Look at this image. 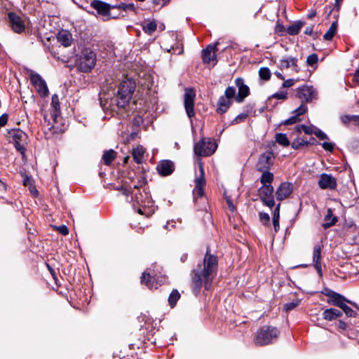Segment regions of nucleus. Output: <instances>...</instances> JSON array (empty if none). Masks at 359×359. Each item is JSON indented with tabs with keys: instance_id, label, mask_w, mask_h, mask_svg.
I'll return each mask as SVG.
<instances>
[{
	"instance_id": "51",
	"label": "nucleus",
	"mask_w": 359,
	"mask_h": 359,
	"mask_svg": "<svg viewBox=\"0 0 359 359\" xmlns=\"http://www.w3.org/2000/svg\"><path fill=\"white\" fill-rule=\"evenodd\" d=\"M287 93L285 91H279L273 95H272V97L278 99V100H285L287 98Z\"/></svg>"
},
{
	"instance_id": "10",
	"label": "nucleus",
	"mask_w": 359,
	"mask_h": 359,
	"mask_svg": "<svg viewBox=\"0 0 359 359\" xmlns=\"http://www.w3.org/2000/svg\"><path fill=\"white\" fill-rule=\"evenodd\" d=\"M297 95L303 101L310 102L317 99L318 92L312 86L304 85L297 89Z\"/></svg>"
},
{
	"instance_id": "44",
	"label": "nucleus",
	"mask_w": 359,
	"mask_h": 359,
	"mask_svg": "<svg viewBox=\"0 0 359 359\" xmlns=\"http://www.w3.org/2000/svg\"><path fill=\"white\" fill-rule=\"evenodd\" d=\"M299 304H300V300H299V299L295 302H288L284 305V309L286 311H292V309H294V308H296L297 306H298L299 305Z\"/></svg>"
},
{
	"instance_id": "43",
	"label": "nucleus",
	"mask_w": 359,
	"mask_h": 359,
	"mask_svg": "<svg viewBox=\"0 0 359 359\" xmlns=\"http://www.w3.org/2000/svg\"><path fill=\"white\" fill-rule=\"evenodd\" d=\"M318 57L316 53L309 55L306 59V63L309 66H313L318 62Z\"/></svg>"
},
{
	"instance_id": "4",
	"label": "nucleus",
	"mask_w": 359,
	"mask_h": 359,
	"mask_svg": "<svg viewBox=\"0 0 359 359\" xmlns=\"http://www.w3.org/2000/svg\"><path fill=\"white\" fill-rule=\"evenodd\" d=\"M217 147V144L210 138H201L194 144V151L199 156H209L215 153Z\"/></svg>"
},
{
	"instance_id": "6",
	"label": "nucleus",
	"mask_w": 359,
	"mask_h": 359,
	"mask_svg": "<svg viewBox=\"0 0 359 359\" xmlns=\"http://www.w3.org/2000/svg\"><path fill=\"white\" fill-rule=\"evenodd\" d=\"M79 68L83 72H89L95 67L96 63V54L90 50H84L80 56Z\"/></svg>"
},
{
	"instance_id": "53",
	"label": "nucleus",
	"mask_w": 359,
	"mask_h": 359,
	"mask_svg": "<svg viewBox=\"0 0 359 359\" xmlns=\"http://www.w3.org/2000/svg\"><path fill=\"white\" fill-rule=\"evenodd\" d=\"M24 142H14V145L15 149L20 151L22 154H24L26 149L24 146Z\"/></svg>"
},
{
	"instance_id": "14",
	"label": "nucleus",
	"mask_w": 359,
	"mask_h": 359,
	"mask_svg": "<svg viewBox=\"0 0 359 359\" xmlns=\"http://www.w3.org/2000/svg\"><path fill=\"white\" fill-rule=\"evenodd\" d=\"M235 83L238 88V94H235V100L238 103L243 102L244 99L248 96L250 93V89L247 85L245 84L244 80L242 78H237L235 80Z\"/></svg>"
},
{
	"instance_id": "30",
	"label": "nucleus",
	"mask_w": 359,
	"mask_h": 359,
	"mask_svg": "<svg viewBox=\"0 0 359 359\" xmlns=\"http://www.w3.org/2000/svg\"><path fill=\"white\" fill-rule=\"evenodd\" d=\"M144 150L142 146H137L133 150V158L137 163H141L144 158Z\"/></svg>"
},
{
	"instance_id": "17",
	"label": "nucleus",
	"mask_w": 359,
	"mask_h": 359,
	"mask_svg": "<svg viewBox=\"0 0 359 359\" xmlns=\"http://www.w3.org/2000/svg\"><path fill=\"white\" fill-rule=\"evenodd\" d=\"M292 192V184L289 182H283L278 187L276 191V196L278 201H283L290 196Z\"/></svg>"
},
{
	"instance_id": "55",
	"label": "nucleus",
	"mask_w": 359,
	"mask_h": 359,
	"mask_svg": "<svg viewBox=\"0 0 359 359\" xmlns=\"http://www.w3.org/2000/svg\"><path fill=\"white\" fill-rule=\"evenodd\" d=\"M170 0H153V4L155 6L163 7L170 2Z\"/></svg>"
},
{
	"instance_id": "26",
	"label": "nucleus",
	"mask_w": 359,
	"mask_h": 359,
	"mask_svg": "<svg viewBox=\"0 0 359 359\" xmlns=\"http://www.w3.org/2000/svg\"><path fill=\"white\" fill-rule=\"evenodd\" d=\"M342 313L336 309H327L323 313V317L325 320L332 321L340 317Z\"/></svg>"
},
{
	"instance_id": "40",
	"label": "nucleus",
	"mask_w": 359,
	"mask_h": 359,
	"mask_svg": "<svg viewBox=\"0 0 359 359\" xmlns=\"http://www.w3.org/2000/svg\"><path fill=\"white\" fill-rule=\"evenodd\" d=\"M259 75L262 79L267 81L271 77V72L268 67H261L259 70Z\"/></svg>"
},
{
	"instance_id": "63",
	"label": "nucleus",
	"mask_w": 359,
	"mask_h": 359,
	"mask_svg": "<svg viewBox=\"0 0 359 359\" xmlns=\"http://www.w3.org/2000/svg\"><path fill=\"white\" fill-rule=\"evenodd\" d=\"M338 327H339V328H340L341 330H346L347 327V324L342 320H339Z\"/></svg>"
},
{
	"instance_id": "47",
	"label": "nucleus",
	"mask_w": 359,
	"mask_h": 359,
	"mask_svg": "<svg viewBox=\"0 0 359 359\" xmlns=\"http://www.w3.org/2000/svg\"><path fill=\"white\" fill-rule=\"evenodd\" d=\"M299 121H300V118L297 115L293 114L291 117L285 120L283 123L284 125H292V124L296 123L297 122H298Z\"/></svg>"
},
{
	"instance_id": "37",
	"label": "nucleus",
	"mask_w": 359,
	"mask_h": 359,
	"mask_svg": "<svg viewBox=\"0 0 359 359\" xmlns=\"http://www.w3.org/2000/svg\"><path fill=\"white\" fill-rule=\"evenodd\" d=\"M337 22H333L332 23L331 26L330 27L329 29L327 30V32L323 35V39L327 41H330V40L332 39V38L334 37V36L337 32Z\"/></svg>"
},
{
	"instance_id": "1",
	"label": "nucleus",
	"mask_w": 359,
	"mask_h": 359,
	"mask_svg": "<svg viewBox=\"0 0 359 359\" xmlns=\"http://www.w3.org/2000/svg\"><path fill=\"white\" fill-rule=\"evenodd\" d=\"M218 261L217 257L210 254L209 248L201 264H198L191 273V287L196 296L203 287L209 290L217 274Z\"/></svg>"
},
{
	"instance_id": "57",
	"label": "nucleus",
	"mask_w": 359,
	"mask_h": 359,
	"mask_svg": "<svg viewBox=\"0 0 359 359\" xmlns=\"http://www.w3.org/2000/svg\"><path fill=\"white\" fill-rule=\"evenodd\" d=\"M8 120L7 114H4L0 116V127H4L6 125Z\"/></svg>"
},
{
	"instance_id": "56",
	"label": "nucleus",
	"mask_w": 359,
	"mask_h": 359,
	"mask_svg": "<svg viewBox=\"0 0 359 359\" xmlns=\"http://www.w3.org/2000/svg\"><path fill=\"white\" fill-rule=\"evenodd\" d=\"M224 196H225V199L226 201V203H227V205H228V207L229 208V210L231 211V212H233L235 210H236V207L235 205H233L232 201L231 200V198L227 196L226 194H224Z\"/></svg>"
},
{
	"instance_id": "34",
	"label": "nucleus",
	"mask_w": 359,
	"mask_h": 359,
	"mask_svg": "<svg viewBox=\"0 0 359 359\" xmlns=\"http://www.w3.org/2000/svg\"><path fill=\"white\" fill-rule=\"evenodd\" d=\"M280 208V203H278L275 208L273 214V224L276 232H277L279 229Z\"/></svg>"
},
{
	"instance_id": "59",
	"label": "nucleus",
	"mask_w": 359,
	"mask_h": 359,
	"mask_svg": "<svg viewBox=\"0 0 359 359\" xmlns=\"http://www.w3.org/2000/svg\"><path fill=\"white\" fill-rule=\"evenodd\" d=\"M116 189L121 191V193L125 196H128L130 193V191L123 186L117 187Z\"/></svg>"
},
{
	"instance_id": "45",
	"label": "nucleus",
	"mask_w": 359,
	"mask_h": 359,
	"mask_svg": "<svg viewBox=\"0 0 359 359\" xmlns=\"http://www.w3.org/2000/svg\"><path fill=\"white\" fill-rule=\"evenodd\" d=\"M306 110H307L306 105L304 103H302L301 105L298 108H297L295 110H294L293 114L297 115L299 117L300 115H302L304 113H306Z\"/></svg>"
},
{
	"instance_id": "23",
	"label": "nucleus",
	"mask_w": 359,
	"mask_h": 359,
	"mask_svg": "<svg viewBox=\"0 0 359 359\" xmlns=\"http://www.w3.org/2000/svg\"><path fill=\"white\" fill-rule=\"evenodd\" d=\"M57 41L65 47H69L73 41L72 34L65 29L60 30L57 35Z\"/></svg>"
},
{
	"instance_id": "27",
	"label": "nucleus",
	"mask_w": 359,
	"mask_h": 359,
	"mask_svg": "<svg viewBox=\"0 0 359 359\" xmlns=\"http://www.w3.org/2000/svg\"><path fill=\"white\" fill-rule=\"evenodd\" d=\"M325 221L322 226L324 229H327L334 224L337 222V217L335 216H333L332 210L329 208L327 211V215L325 217Z\"/></svg>"
},
{
	"instance_id": "5",
	"label": "nucleus",
	"mask_w": 359,
	"mask_h": 359,
	"mask_svg": "<svg viewBox=\"0 0 359 359\" xmlns=\"http://www.w3.org/2000/svg\"><path fill=\"white\" fill-rule=\"evenodd\" d=\"M236 88L233 86H229L224 91V95L219 97L217 112L222 114L227 111L229 108L233 104V100L235 99Z\"/></svg>"
},
{
	"instance_id": "52",
	"label": "nucleus",
	"mask_w": 359,
	"mask_h": 359,
	"mask_svg": "<svg viewBox=\"0 0 359 359\" xmlns=\"http://www.w3.org/2000/svg\"><path fill=\"white\" fill-rule=\"evenodd\" d=\"M321 145L325 151L330 152H332L333 151L334 147V143L327 142H324L323 143L321 144Z\"/></svg>"
},
{
	"instance_id": "39",
	"label": "nucleus",
	"mask_w": 359,
	"mask_h": 359,
	"mask_svg": "<svg viewBox=\"0 0 359 359\" xmlns=\"http://www.w3.org/2000/svg\"><path fill=\"white\" fill-rule=\"evenodd\" d=\"M156 28L157 24L155 21L149 22L142 27L143 31L148 34H152L156 30Z\"/></svg>"
},
{
	"instance_id": "22",
	"label": "nucleus",
	"mask_w": 359,
	"mask_h": 359,
	"mask_svg": "<svg viewBox=\"0 0 359 359\" xmlns=\"http://www.w3.org/2000/svg\"><path fill=\"white\" fill-rule=\"evenodd\" d=\"M332 294H333V296L332 297L331 299L327 300V303L341 308L345 302H348L353 305L355 307L358 308V306L355 303H353L350 300H348L343 295L336 292L335 293H332Z\"/></svg>"
},
{
	"instance_id": "31",
	"label": "nucleus",
	"mask_w": 359,
	"mask_h": 359,
	"mask_svg": "<svg viewBox=\"0 0 359 359\" xmlns=\"http://www.w3.org/2000/svg\"><path fill=\"white\" fill-rule=\"evenodd\" d=\"M309 144V141H307L300 137H297L292 142L291 146H292V149L297 150V149H300L304 147H307Z\"/></svg>"
},
{
	"instance_id": "58",
	"label": "nucleus",
	"mask_w": 359,
	"mask_h": 359,
	"mask_svg": "<svg viewBox=\"0 0 359 359\" xmlns=\"http://www.w3.org/2000/svg\"><path fill=\"white\" fill-rule=\"evenodd\" d=\"M294 82L295 81L292 79H287L285 80L283 84H282V87L283 88H289V87H291L294 84Z\"/></svg>"
},
{
	"instance_id": "18",
	"label": "nucleus",
	"mask_w": 359,
	"mask_h": 359,
	"mask_svg": "<svg viewBox=\"0 0 359 359\" xmlns=\"http://www.w3.org/2000/svg\"><path fill=\"white\" fill-rule=\"evenodd\" d=\"M156 169L161 175L168 176L173 172L175 170V165L173 162L170 160H163L159 162Z\"/></svg>"
},
{
	"instance_id": "49",
	"label": "nucleus",
	"mask_w": 359,
	"mask_h": 359,
	"mask_svg": "<svg viewBox=\"0 0 359 359\" xmlns=\"http://www.w3.org/2000/svg\"><path fill=\"white\" fill-rule=\"evenodd\" d=\"M315 135L320 140H328V136L320 129L318 128L316 130Z\"/></svg>"
},
{
	"instance_id": "15",
	"label": "nucleus",
	"mask_w": 359,
	"mask_h": 359,
	"mask_svg": "<svg viewBox=\"0 0 359 359\" xmlns=\"http://www.w3.org/2000/svg\"><path fill=\"white\" fill-rule=\"evenodd\" d=\"M199 175L195 178V189L194 192L199 196L202 197L204 195L203 188L205 185V173L202 163H199Z\"/></svg>"
},
{
	"instance_id": "9",
	"label": "nucleus",
	"mask_w": 359,
	"mask_h": 359,
	"mask_svg": "<svg viewBox=\"0 0 359 359\" xmlns=\"http://www.w3.org/2000/svg\"><path fill=\"white\" fill-rule=\"evenodd\" d=\"M275 156L271 151H266L261 154L256 164L257 171L269 170L271 166L273 163Z\"/></svg>"
},
{
	"instance_id": "32",
	"label": "nucleus",
	"mask_w": 359,
	"mask_h": 359,
	"mask_svg": "<svg viewBox=\"0 0 359 359\" xmlns=\"http://www.w3.org/2000/svg\"><path fill=\"white\" fill-rule=\"evenodd\" d=\"M276 142L284 147H287L290 144V142L285 133H276L275 136Z\"/></svg>"
},
{
	"instance_id": "64",
	"label": "nucleus",
	"mask_w": 359,
	"mask_h": 359,
	"mask_svg": "<svg viewBox=\"0 0 359 359\" xmlns=\"http://www.w3.org/2000/svg\"><path fill=\"white\" fill-rule=\"evenodd\" d=\"M313 26L307 27L305 29L304 34H308V35H311L313 33Z\"/></svg>"
},
{
	"instance_id": "29",
	"label": "nucleus",
	"mask_w": 359,
	"mask_h": 359,
	"mask_svg": "<svg viewBox=\"0 0 359 359\" xmlns=\"http://www.w3.org/2000/svg\"><path fill=\"white\" fill-rule=\"evenodd\" d=\"M260 172H262L260 177V182L262 183V186L271 184L274 179L273 174L269 170Z\"/></svg>"
},
{
	"instance_id": "60",
	"label": "nucleus",
	"mask_w": 359,
	"mask_h": 359,
	"mask_svg": "<svg viewBox=\"0 0 359 359\" xmlns=\"http://www.w3.org/2000/svg\"><path fill=\"white\" fill-rule=\"evenodd\" d=\"M142 197H143V196H142V193L135 194V202L137 204L141 205L143 203L142 202Z\"/></svg>"
},
{
	"instance_id": "38",
	"label": "nucleus",
	"mask_w": 359,
	"mask_h": 359,
	"mask_svg": "<svg viewBox=\"0 0 359 359\" xmlns=\"http://www.w3.org/2000/svg\"><path fill=\"white\" fill-rule=\"evenodd\" d=\"M180 297V294L177 290H173L168 297V302L171 307H174Z\"/></svg>"
},
{
	"instance_id": "2",
	"label": "nucleus",
	"mask_w": 359,
	"mask_h": 359,
	"mask_svg": "<svg viewBox=\"0 0 359 359\" xmlns=\"http://www.w3.org/2000/svg\"><path fill=\"white\" fill-rule=\"evenodd\" d=\"M135 89V83L132 79L126 78L119 84L117 94L114 97L109 95H100V105L104 110L115 111L125 107L130 102Z\"/></svg>"
},
{
	"instance_id": "21",
	"label": "nucleus",
	"mask_w": 359,
	"mask_h": 359,
	"mask_svg": "<svg viewBox=\"0 0 359 359\" xmlns=\"http://www.w3.org/2000/svg\"><path fill=\"white\" fill-rule=\"evenodd\" d=\"M320 257H321V247L319 244H316L313 247V262L315 264V269H316L318 274L320 276H323L321 263H320Z\"/></svg>"
},
{
	"instance_id": "16",
	"label": "nucleus",
	"mask_w": 359,
	"mask_h": 359,
	"mask_svg": "<svg viewBox=\"0 0 359 359\" xmlns=\"http://www.w3.org/2000/svg\"><path fill=\"white\" fill-rule=\"evenodd\" d=\"M318 186L323 189H334L337 187V180L332 175L323 173L320 175Z\"/></svg>"
},
{
	"instance_id": "61",
	"label": "nucleus",
	"mask_w": 359,
	"mask_h": 359,
	"mask_svg": "<svg viewBox=\"0 0 359 359\" xmlns=\"http://www.w3.org/2000/svg\"><path fill=\"white\" fill-rule=\"evenodd\" d=\"M304 130V124H297L294 128V131L300 134Z\"/></svg>"
},
{
	"instance_id": "3",
	"label": "nucleus",
	"mask_w": 359,
	"mask_h": 359,
	"mask_svg": "<svg viewBox=\"0 0 359 359\" xmlns=\"http://www.w3.org/2000/svg\"><path fill=\"white\" fill-rule=\"evenodd\" d=\"M280 332L276 327L270 325L262 326L256 333L254 341L257 346H265L275 342Z\"/></svg>"
},
{
	"instance_id": "62",
	"label": "nucleus",
	"mask_w": 359,
	"mask_h": 359,
	"mask_svg": "<svg viewBox=\"0 0 359 359\" xmlns=\"http://www.w3.org/2000/svg\"><path fill=\"white\" fill-rule=\"evenodd\" d=\"M323 293L325 296H327V297H330V299H331L332 297L333 296V294H332V293H335V292L332 291L330 289H325V292Z\"/></svg>"
},
{
	"instance_id": "28",
	"label": "nucleus",
	"mask_w": 359,
	"mask_h": 359,
	"mask_svg": "<svg viewBox=\"0 0 359 359\" xmlns=\"http://www.w3.org/2000/svg\"><path fill=\"white\" fill-rule=\"evenodd\" d=\"M304 25V22L301 20L294 22L292 25H290L287 27V34L292 36L297 35L299 32L300 29L302 28Z\"/></svg>"
},
{
	"instance_id": "24",
	"label": "nucleus",
	"mask_w": 359,
	"mask_h": 359,
	"mask_svg": "<svg viewBox=\"0 0 359 359\" xmlns=\"http://www.w3.org/2000/svg\"><path fill=\"white\" fill-rule=\"evenodd\" d=\"M156 275H151L149 273L144 271L141 276V283L144 284L150 289H157V283H154L156 281Z\"/></svg>"
},
{
	"instance_id": "8",
	"label": "nucleus",
	"mask_w": 359,
	"mask_h": 359,
	"mask_svg": "<svg viewBox=\"0 0 359 359\" xmlns=\"http://www.w3.org/2000/svg\"><path fill=\"white\" fill-rule=\"evenodd\" d=\"M30 81L41 97L48 95V88L45 80L37 73L32 72L29 75Z\"/></svg>"
},
{
	"instance_id": "19",
	"label": "nucleus",
	"mask_w": 359,
	"mask_h": 359,
	"mask_svg": "<svg viewBox=\"0 0 359 359\" xmlns=\"http://www.w3.org/2000/svg\"><path fill=\"white\" fill-rule=\"evenodd\" d=\"M219 42L208 45L202 50V58L204 63H210L211 60L216 59L215 52Z\"/></svg>"
},
{
	"instance_id": "35",
	"label": "nucleus",
	"mask_w": 359,
	"mask_h": 359,
	"mask_svg": "<svg viewBox=\"0 0 359 359\" xmlns=\"http://www.w3.org/2000/svg\"><path fill=\"white\" fill-rule=\"evenodd\" d=\"M14 142H25L27 140V134L21 130H14L12 135Z\"/></svg>"
},
{
	"instance_id": "25",
	"label": "nucleus",
	"mask_w": 359,
	"mask_h": 359,
	"mask_svg": "<svg viewBox=\"0 0 359 359\" xmlns=\"http://www.w3.org/2000/svg\"><path fill=\"white\" fill-rule=\"evenodd\" d=\"M51 108L53 109V111L51 113V117L53 119V121L55 122L57 118L60 114V101H59V97L57 94H54L52 96L51 98Z\"/></svg>"
},
{
	"instance_id": "41",
	"label": "nucleus",
	"mask_w": 359,
	"mask_h": 359,
	"mask_svg": "<svg viewBox=\"0 0 359 359\" xmlns=\"http://www.w3.org/2000/svg\"><path fill=\"white\" fill-rule=\"evenodd\" d=\"M118 8L122 9L125 11H135V7L133 3H121L116 6Z\"/></svg>"
},
{
	"instance_id": "7",
	"label": "nucleus",
	"mask_w": 359,
	"mask_h": 359,
	"mask_svg": "<svg viewBox=\"0 0 359 359\" xmlns=\"http://www.w3.org/2000/svg\"><path fill=\"white\" fill-rule=\"evenodd\" d=\"M258 191L260 199L265 205L269 208H272L275 205L274 189L271 184L262 186Z\"/></svg>"
},
{
	"instance_id": "13",
	"label": "nucleus",
	"mask_w": 359,
	"mask_h": 359,
	"mask_svg": "<svg viewBox=\"0 0 359 359\" xmlns=\"http://www.w3.org/2000/svg\"><path fill=\"white\" fill-rule=\"evenodd\" d=\"M92 8L95 9L97 13L104 18V20H109L110 17L111 6L109 4L100 0H93L90 3Z\"/></svg>"
},
{
	"instance_id": "12",
	"label": "nucleus",
	"mask_w": 359,
	"mask_h": 359,
	"mask_svg": "<svg viewBox=\"0 0 359 359\" xmlns=\"http://www.w3.org/2000/svg\"><path fill=\"white\" fill-rule=\"evenodd\" d=\"M8 18L12 29L18 34L24 32L25 26L23 20L13 12L8 14Z\"/></svg>"
},
{
	"instance_id": "11",
	"label": "nucleus",
	"mask_w": 359,
	"mask_h": 359,
	"mask_svg": "<svg viewBox=\"0 0 359 359\" xmlns=\"http://www.w3.org/2000/svg\"><path fill=\"white\" fill-rule=\"evenodd\" d=\"M196 94L192 89H186L184 96V105L186 113L189 118H192L195 116L194 111V100Z\"/></svg>"
},
{
	"instance_id": "48",
	"label": "nucleus",
	"mask_w": 359,
	"mask_h": 359,
	"mask_svg": "<svg viewBox=\"0 0 359 359\" xmlns=\"http://www.w3.org/2000/svg\"><path fill=\"white\" fill-rule=\"evenodd\" d=\"M259 217L260 221L264 224L266 225L269 223L270 217L269 215L266 212H259Z\"/></svg>"
},
{
	"instance_id": "33",
	"label": "nucleus",
	"mask_w": 359,
	"mask_h": 359,
	"mask_svg": "<svg viewBox=\"0 0 359 359\" xmlns=\"http://www.w3.org/2000/svg\"><path fill=\"white\" fill-rule=\"evenodd\" d=\"M116 156V153L113 149L106 151L103 156L102 159L105 165H109L114 160Z\"/></svg>"
},
{
	"instance_id": "36",
	"label": "nucleus",
	"mask_w": 359,
	"mask_h": 359,
	"mask_svg": "<svg viewBox=\"0 0 359 359\" xmlns=\"http://www.w3.org/2000/svg\"><path fill=\"white\" fill-rule=\"evenodd\" d=\"M341 121L344 125H348V123L353 122L358 123L359 122V116L358 115H348L345 114L342 115L340 117Z\"/></svg>"
},
{
	"instance_id": "46",
	"label": "nucleus",
	"mask_w": 359,
	"mask_h": 359,
	"mask_svg": "<svg viewBox=\"0 0 359 359\" xmlns=\"http://www.w3.org/2000/svg\"><path fill=\"white\" fill-rule=\"evenodd\" d=\"M317 127L313 125L306 126L304 124L303 132L306 135H315Z\"/></svg>"
},
{
	"instance_id": "42",
	"label": "nucleus",
	"mask_w": 359,
	"mask_h": 359,
	"mask_svg": "<svg viewBox=\"0 0 359 359\" xmlns=\"http://www.w3.org/2000/svg\"><path fill=\"white\" fill-rule=\"evenodd\" d=\"M348 317H355L357 314L356 311H353L350 306L346 305L345 303L340 308Z\"/></svg>"
},
{
	"instance_id": "20",
	"label": "nucleus",
	"mask_w": 359,
	"mask_h": 359,
	"mask_svg": "<svg viewBox=\"0 0 359 359\" xmlns=\"http://www.w3.org/2000/svg\"><path fill=\"white\" fill-rule=\"evenodd\" d=\"M279 66L281 69L292 67L296 72H299L297 66V59L293 57H285L280 60Z\"/></svg>"
},
{
	"instance_id": "54",
	"label": "nucleus",
	"mask_w": 359,
	"mask_h": 359,
	"mask_svg": "<svg viewBox=\"0 0 359 359\" xmlns=\"http://www.w3.org/2000/svg\"><path fill=\"white\" fill-rule=\"evenodd\" d=\"M57 231L62 236H66L69 233L68 228L65 225H61L56 226Z\"/></svg>"
},
{
	"instance_id": "50",
	"label": "nucleus",
	"mask_w": 359,
	"mask_h": 359,
	"mask_svg": "<svg viewBox=\"0 0 359 359\" xmlns=\"http://www.w3.org/2000/svg\"><path fill=\"white\" fill-rule=\"evenodd\" d=\"M248 117V114L246 113H241L238 114L232 121L233 124L238 123L241 121H243Z\"/></svg>"
}]
</instances>
